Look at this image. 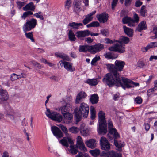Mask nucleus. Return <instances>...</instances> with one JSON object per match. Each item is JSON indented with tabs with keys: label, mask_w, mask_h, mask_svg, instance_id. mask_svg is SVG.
<instances>
[{
	"label": "nucleus",
	"mask_w": 157,
	"mask_h": 157,
	"mask_svg": "<svg viewBox=\"0 0 157 157\" xmlns=\"http://www.w3.org/2000/svg\"><path fill=\"white\" fill-rule=\"evenodd\" d=\"M109 129L113 128V124L110 119H109L108 121Z\"/></svg>",
	"instance_id": "nucleus-61"
},
{
	"label": "nucleus",
	"mask_w": 157,
	"mask_h": 157,
	"mask_svg": "<svg viewBox=\"0 0 157 157\" xmlns=\"http://www.w3.org/2000/svg\"><path fill=\"white\" fill-rule=\"evenodd\" d=\"M157 90V89L154 87L153 88L150 89H149L147 92V94L148 95H150L152 93L154 92L155 90Z\"/></svg>",
	"instance_id": "nucleus-58"
},
{
	"label": "nucleus",
	"mask_w": 157,
	"mask_h": 157,
	"mask_svg": "<svg viewBox=\"0 0 157 157\" xmlns=\"http://www.w3.org/2000/svg\"><path fill=\"white\" fill-rule=\"evenodd\" d=\"M15 113L12 109H10L7 111V113L6 114V116L12 120L14 119V115Z\"/></svg>",
	"instance_id": "nucleus-34"
},
{
	"label": "nucleus",
	"mask_w": 157,
	"mask_h": 157,
	"mask_svg": "<svg viewBox=\"0 0 157 157\" xmlns=\"http://www.w3.org/2000/svg\"><path fill=\"white\" fill-rule=\"evenodd\" d=\"M62 131L67 136L68 135V130L67 128L63 125H61L60 126Z\"/></svg>",
	"instance_id": "nucleus-51"
},
{
	"label": "nucleus",
	"mask_w": 157,
	"mask_h": 157,
	"mask_svg": "<svg viewBox=\"0 0 157 157\" xmlns=\"http://www.w3.org/2000/svg\"><path fill=\"white\" fill-rule=\"evenodd\" d=\"M157 47V42H151L145 47H142L141 50L142 52H145L150 49Z\"/></svg>",
	"instance_id": "nucleus-20"
},
{
	"label": "nucleus",
	"mask_w": 157,
	"mask_h": 157,
	"mask_svg": "<svg viewBox=\"0 0 157 157\" xmlns=\"http://www.w3.org/2000/svg\"><path fill=\"white\" fill-rule=\"evenodd\" d=\"M16 3L17 5V7L19 9H21L25 4V3L24 2H21L18 0L16 2Z\"/></svg>",
	"instance_id": "nucleus-50"
},
{
	"label": "nucleus",
	"mask_w": 157,
	"mask_h": 157,
	"mask_svg": "<svg viewBox=\"0 0 157 157\" xmlns=\"http://www.w3.org/2000/svg\"><path fill=\"white\" fill-rule=\"evenodd\" d=\"M86 96V93L84 92H81L79 93L77 95L75 101L76 104L79 103L82 101L83 99H84Z\"/></svg>",
	"instance_id": "nucleus-17"
},
{
	"label": "nucleus",
	"mask_w": 157,
	"mask_h": 157,
	"mask_svg": "<svg viewBox=\"0 0 157 157\" xmlns=\"http://www.w3.org/2000/svg\"><path fill=\"white\" fill-rule=\"evenodd\" d=\"M104 56L106 58L109 59H114L117 57V55L114 54L112 52H109L104 54Z\"/></svg>",
	"instance_id": "nucleus-30"
},
{
	"label": "nucleus",
	"mask_w": 157,
	"mask_h": 157,
	"mask_svg": "<svg viewBox=\"0 0 157 157\" xmlns=\"http://www.w3.org/2000/svg\"><path fill=\"white\" fill-rule=\"evenodd\" d=\"M76 36L78 38L85 37L88 36L90 34V31L87 30L84 31H81L77 32Z\"/></svg>",
	"instance_id": "nucleus-19"
},
{
	"label": "nucleus",
	"mask_w": 157,
	"mask_h": 157,
	"mask_svg": "<svg viewBox=\"0 0 157 157\" xmlns=\"http://www.w3.org/2000/svg\"><path fill=\"white\" fill-rule=\"evenodd\" d=\"M153 32L155 35L154 38H157V27H154Z\"/></svg>",
	"instance_id": "nucleus-63"
},
{
	"label": "nucleus",
	"mask_w": 157,
	"mask_h": 157,
	"mask_svg": "<svg viewBox=\"0 0 157 157\" xmlns=\"http://www.w3.org/2000/svg\"><path fill=\"white\" fill-rule=\"evenodd\" d=\"M68 130L71 133L76 134L79 132V129L77 127L72 126L70 128L68 129Z\"/></svg>",
	"instance_id": "nucleus-42"
},
{
	"label": "nucleus",
	"mask_w": 157,
	"mask_h": 157,
	"mask_svg": "<svg viewBox=\"0 0 157 157\" xmlns=\"http://www.w3.org/2000/svg\"><path fill=\"white\" fill-rule=\"evenodd\" d=\"M134 19L133 20L128 17L125 16L122 19V21L123 24H128L129 26L133 27L135 25V23H138L139 21V18L137 14H134Z\"/></svg>",
	"instance_id": "nucleus-5"
},
{
	"label": "nucleus",
	"mask_w": 157,
	"mask_h": 157,
	"mask_svg": "<svg viewBox=\"0 0 157 157\" xmlns=\"http://www.w3.org/2000/svg\"><path fill=\"white\" fill-rule=\"evenodd\" d=\"M114 144L116 147L118 148H121L124 146V143H121L120 141H118L116 139H114Z\"/></svg>",
	"instance_id": "nucleus-40"
},
{
	"label": "nucleus",
	"mask_w": 157,
	"mask_h": 157,
	"mask_svg": "<svg viewBox=\"0 0 157 157\" xmlns=\"http://www.w3.org/2000/svg\"><path fill=\"white\" fill-rule=\"evenodd\" d=\"M89 45H80L79 47V51L80 52H86L87 51L89 52Z\"/></svg>",
	"instance_id": "nucleus-35"
},
{
	"label": "nucleus",
	"mask_w": 157,
	"mask_h": 157,
	"mask_svg": "<svg viewBox=\"0 0 157 157\" xmlns=\"http://www.w3.org/2000/svg\"><path fill=\"white\" fill-rule=\"evenodd\" d=\"M142 4V2L139 0L136 1L135 3V6L137 7H139Z\"/></svg>",
	"instance_id": "nucleus-62"
},
{
	"label": "nucleus",
	"mask_w": 157,
	"mask_h": 157,
	"mask_svg": "<svg viewBox=\"0 0 157 157\" xmlns=\"http://www.w3.org/2000/svg\"><path fill=\"white\" fill-rule=\"evenodd\" d=\"M99 97L98 95L94 94L91 95L90 98V100L92 104H95L98 103V101Z\"/></svg>",
	"instance_id": "nucleus-33"
},
{
	"label": "nucleus",
	"mask_w": 157,
	"mask_h": 157,
	"mask_svg": "<svg viewBox=\"0 0 157 157\" xmlns=\"http://www.w3.org/2000/svg\"><path fill=\"white\" fill-rule=\"evenodd\" d=\"M64 63V68L67 71L73 72L75 71V68L73 66L72 63L66 62Z\"/></svg>",
	"instance_id": "nucleus-23"
},
{
	"label": "nucleus",
	"mask_w": 157,
	"mask_h": 157,
	"mask_svg": "<svg viewBox=\"0 0 157 157\" xmlns=\"http://www.w3.org/2000/svg\"><path fill=\"white\" fill-rule=\"evenodd\" d=\"M109 157H121L120 154L112 151L109 153Z\"/></svg>",
	"instance_id": "nucleus-46"
},
{
	"label": "nucleus",
	"mask_w": 157,
	"mask_h": 157,
	"mask_svg": "<svg viewBox=\"0 0 157 157\" xmlns=\"http://www.w3.org/2000/svg\"><path fill=\"white\" fill-rule=\"evenodd\" d=\"M33 14V12L30 11H28L24 13L21 17L22 18L25 19L28 16L31 15Z\"/></svg>",
	"instance_id": "nucleus-49"
},
{
	"label": "nucleus",
	"mask_w": 157,
	"mask_h": 157,
	"mask_svg": "<svg viewBox=\"0 0 157 157\" xmlns=\"http://www.w3.org/2000/svg\"><path fill=\"white\" fill-rule=\"evenodd\" d=\"M55 55L56 56L61 58L63 60H69V58L68 56L64 53L56 52L55 53Z\"/></svg>",
	"instance_id": "nucleus-31"
},
{
	"label": "nucleus",
	"mask_w": 157,
	"mask_h": 157,
	"mask_svg": "<svg viewBox=\"0 0 157 157\" xmlns=\"http://www.w3.org/2000/svg\"><path fill=\"white\" fill-rule=\"evenodd\" d=\"M100 59V58L99 56H96V57L93 59L91 61V64L92 65H94V64L97 61L99 60Z\"/></svg>",
	"instance_id": "nucleus-53"
},
{
	"label": "nucleus",
	"mask_w": 157,
	"mask_h": 157,
	"mask_svg": "<svg viewBox=\"0 0 157 157\" xmlns=\"http://www.w3.org/2000/svg\"><path fill=\"white\" fill-rule=\"evenodd\" d=\"M109 133L111 135H113V137H112V136H110L109 134H108V136L110 139H112V138H113L117 139L119 137V134H118L117 131L115 129L112 128L109 129Z\"/></svg>",
	"instance_id": "nucleus-21"
},
{
	"label": "nucleus",
	"mask_w": 157,
	"mask_h": 157,
	"mask_svg": "<svg viewBox=\"0 0 157 157\" xmlns=\"http://www.w3.org/2000/svg\"><path fill=\"white\" fill-rule=\"evenodd\" d=\"M85 18L83 21V23L84 25H86L90 21H91L93 19V17L90 16L88 14L85 16Z\"/></svg>",
	"instance_id": "nucleus-41"
},
{
	"label": "nucleus",
	"mask_w": 157,
	"mask_h": 157,
	"mask_svg": "<svg viewBox=\"0 0 157 157\" xmlns=\"http://www.w3.org/2000/svg\"><path fill=\"white\" fill-rule=\"evenodd\" d=\"M75 11L76 13H78L81 11L82 10L81 8V3L80 0H76L74 2Z\"/></svg>",
	"instance_id": "nucleus-18"
},
{
	"label": "nucleus",
	"mask_w": 157,
	"mask_h": 157,
	"mask_svg": "<svg viewBox=\"0 0 157 157\" xmlns=\"http://www.w3.org/2000/svg\"><path fill=\"white\" fill-rule=\"evenodd\" d=\"M59 143L61 144L63 147H69V144H74V142L72 139L70 137H64L61 139Z\"/></svg>",
	"instance_id": "nucleus-13"
},
{
	"label": "nucleus",
	"mask_w": 157,
	"mask_h": 157,
	"mask_svg": "<svg viewBox=\"0 0 157 157\" xmlns=\"http://www.w3.org/2000/svg\"><path fill=\"white\" fill-rule=\"evenodd\" d=\"M101 33L103 35L105 36H107L109 33L108 31L105 29L101 30Z\"/></svg>",
	"instance_id": "nucleus-59"
},
{
	"label": "nucleus",
	"mask_w": 157,
	"mask_h": 157,
	"mask_svg": "<svg viewBox=\"0 0 157 157\" xmlns=\"http://www.w3.org/2000/svg\"><path fill=\"white\" fill-rule=\"evenodd\" d=\"M147 28L146 22L145 21H143L138 24L136 30L141 32L142 30L146 29Z\"/></svg>",
	"instance_id": "nucleus-27"
},
{
	"label": "nucleus",
	"mask_w": 157,
	"mask_h": 157,
	"mask_svg": "<svg viewBox=\"0 0 157 157\" xmlns=\"http://www.w3.org/2000/svg\"><path fill=\"white\" fill-rule=\"evenodd\" d=\"M112 72L113 76L111 73L106 74L102 79L103 82L106 84L109 87L113 86L115 85L116 86H121L123 88H124L123 85H122L119 74L115 75L114 72Z\"/></svg>",
	"instance_id": "nucleus-1"
},
{
	"label": "nucleus",
	"mask_w": 157,
	"mask_h": 157,
	"mask_svg": "<svg viewBox=\"0 0 157 157\" xmlns=\"http://www.w3.org/2000/svg\"><path fill=\"white\" fill-rule=\"evenodd\" d=\"M63 117V121L67 124L71 123L73 119V116L72 113L69 112L62 114Z\"/></svg>",
	"instance_id": "nucleus-15"
},
{
	"label": "nucleus",
	"mask_w": 157,
	"mask_h": 157,
	"mask_svg": "<svg viewBox=\"0 0 157 157\" xmlns=\"http://www.w3.org/2000/svg\"><path fill=\"white\" fill-rule=\"evenodd\" d=\"M129 41V39L128 37L124 36H121L119 39V42L121 43L127 44Z\"/></svg>",
	"instance_id": "nucleus-39"
},
{
	"label": "nucleus",
	"mask_w": 157,
	"mask_h": 157,
	"mask_svg": "<svg viewBox=\"0 0 157 157\" xmlns=\"http://www.w3.org/2000/svg\"><path fill=\"white\" fill-rule=\"evenodd\" d=\"M118 0H113L112 3V9H114L117 3Z\"/></svg>",
	"instance_id": "nucleus-60"
},
{
	"label": "nucleus",
	"mask_w": 157,
	"mask_h": 157,
	"mask_svg": "<svg viewBox=\"0 0 157 157\" xmlns=\"http://www.w3.org/2000/svg\"><path fill=\"white\" fill-rule=\"evenodd\" d=\"M135 102L138 104H140L142 102V99L141 97H138L134 99Z\"/></svg>",
	"instance_id": "nucleus-57"
},
{
	"label": "nucleus",
	"mask_w": 157,
	"mask_h": 157,
	"mask_svg": "<svg viewBox=\"0 0 157 157\" xmlns=\"http://www.w3.org/2000/svg\"><path fill=\"white\" fill-rule=\"evenodd\" d=\"M74 113L77 119H79L82 116L86 118L89 113V106L86 104L82 102L80 104L79 108H75Z\"/></svg>",
	"instance_id": "nucleus-2"
},
{
	"label": "nucleus",
	"mask_w": 157,
	"mask_h": 157,
	"mask_svg": "<svg viewBox=\"0 0 157 157\" xmlns=\"http://www.w3.org/2000/svg\"><path fill=\"white\" fill-rule=\"evenodd\" d=\"M122 80L123 84L121 83L122 85H123L125 89L126 88H129L132 87H134V86H139V84L137 83H135L133 81L125 78L122 77Z\"/></svg>",
	"instance_id": "nucleus-8"
},
{
	"label": "nucleus",
	"mask_w": 157,
	"mask_h": 157,
	"mask_svg": "<svg viewBox=\"0 0 157 157\" xmlns=\"http://www.w3.org/2000/svg\"><path fill=\"white\" fill-rule=\"evenodd\" d=\"M89 152L93 156H96L99 155L100 151L97 149H95L94 150H90Z\"/></svg>",
	"instance_id": "nucleus-44"
},
{
	"label": "nucleus",
	"mask_w": 157,
	"mask_h": 157,
	"mask_svg": "<svg viewBox=\"0 0 157 157\" xmlns=\"http://www.w3.org/2000/svg\"><path fill=\"white\" fill-rule=\"evenodd\" d=\"M37 25V20L33 18L30 20H27L24 24L23 27V29L24 32L30 31L34 28Z\"/></svg>",
	"instance_id": "nucleus-7"
},
{
	"label": "nucleus",
	"mask_w": 157,
	"mask_h": 157,
	"mask_svg": "<svg viewBox=\"0 0 157 157\" xmlns=\"http://www.w3.org/2000/svg\"><path fill=\"white\" fill-rule=\"evenodd\" d=\"M99 122L98 133L101 135H104L107 132L106 121L104 113L100 111L98 114Z\"/></svg>",
	"instance_id": "nucleus-3"
},
{
	"label": "nucleus",
	"mask_w": 157,
	"mask_h": 157,
	"mask_svg": "<svg viewBox=\"0 0 157 157\" xmlns=\"http://www.w3.org/2000/svg\"><path fill=\"white\" fill-rule=\"evenodd\" d=\"M77 148H78L81 151L86 152L87 151L86 147H85L84 143L79 144L76 146Z\"/></svg>",
	"instance_id": "nucleus-45"
},
{
	"label": "nucleus",
	"mask_w": 157,
	"mask_h": 157,
	"mask_svg": "<svg viewBox=\"0 0 157 157\" xmlns=\"http://www.w3.org/2000/svg\"><path fill=\"white\" fill-rule=\"evenodd\" d=\"M68 38L71 41H74L76 40V38L73 32L71 30H69L68 33Z\"/></svg>",
	"instance_id": "nucleus-38"
},
{
	"label": "nucleus",
	"mask_w": 157,
	"mask_h": 157,
	"mask_svg": "<svg viewBox=\"0 0 157 157\" xmlns=\"http://www.w3.org/2000/svg\"><path fill=\"white\" fill-rule=\"evenodd\" d=\"M140 14L143 17L145 16L147 14V10L145 9V6H143L141 7Z\"/></svg>",
	"instance_id": "nucleus-48"
},
{
	"label": "nucleus",
	"mask_w": 157,
	"mask_h": 157,
	"mask_svg": "<svg viewBox=\"0 0 157 157\" xmlns=\"http://www.w3.org/2000/svg\"><path fill=\"white\" fill-rule=\"evenodd\" d=\"M144 66L145 64L143 61H140L138 63V66L140 68H142Z\"/></svg>",
	"instance_id": "nucleus-64"
},
{
	"label": "nucleus",
	"mask_w": 157,
	"mask_h": 157,
	"mask_svg": "<svg viewBox=\"0 0 157 157\" xmlns=\"http://www.w3.org/2000/svg\"><path fill=\"white\" fill-rule=\"evenodd\" d=\"M69 148L68 151L69 153L72 155H75L78 152L77 149V146L74 145V144H71Z\"/></svg>",
	"instance_id": "nucleus-28"
},
{
	"label": "nucleus",
	"mask_w": 157,
	"mask_h": 157,
	"mask_svg": "<svg viewBox=\"0 0 157 157\" xmlns=\"http://www.w3.org/2000/svg\"><path fill=\"white\" fill-rule=\"evenodd\" d=\"M85 144L89 148L93 149L96 147V143L94 139H90L87 140L85 142Z\"/></svg>",
	"instance_id": "nucleus-22"
},
{
	"label": "nucleus",
	"mask_w": 157,
	"mask_h": 157,
	"mask_svg": "<svg viewBox=\"0 0 157 157\" xmlns=\"http://www.w3.org/2000/svg\"><path fill=\"white\" fill-rule=\"evenodd\" d=\"M124 31L125 33L129 37H132L133 36V30L131 29L126 27L125 26H123Z\"/></svg>",
	"instance_id": "nucleus-29"
},
{
	"label": "nucleus",
	"mask_w": 157,
	"mask_h": 157,
	"mask_svg": "<svg viewBox=\"0 0 157 157\" xmlns=\"http://www.w3.org/2000/svg\"><path fill=\"white\" fill-rule=\"evenodd\" d=\"M45 113L48 117L52 120L58 122H60L62 120V117L59 113L56 112H51L48 109H47Z\"/></svg>",
	"instance_id": "nucleus-6"
},
{
	"label": "nucleus",
	"mask_w": 157,
	"mask_h": 157,
	"mask_svg": "<svg viewBox=\"0 0 157 157\" xmlns=\"http://www.w3.org/2000/svg\"><path fill=\"white\" fill-rule=\"evenodd\" d=\"M91 113V118L92 119H94L95 118L96 116L95 111L94 108L91 106L90 109Z\"/></svg>",
	"instance_id": "nucleus-47"
},
{
	"label": "nucleus",
	"mask_w": 157,
	"mask_h": 157,
	"mask_svg": "<svg viewBox=\"0 0 157 157\" xmlns=\"http://www.w3.org/2000/svg\"><path fill=\"white\" fill-rule=\"evenodd\" d=\"M83 24L81 23H77L75 22L70 23L68 24V26L70 27L73 29H78L80 26H82Z\"/></svg>",
	"instance_id": "nucleus-36"
},
{
	"label": "nucleus",
	"mask_w": 157,
	"mask_h": 157,
	"mask_svg": "<svg viewBox=\"0 0 157 157\" xmlns=\"http://www.w3.org/2000/svg\"><path fill=\"white\" fill-rule=\"evenodd\" d=\"M96 17L99 22L104 23L107 21L108 18V15L107 13H103L101 14L97 15Z\"/></svg>",
	"instance_id": "nucleus-16"
},
{
	"label": "nucleus",
	"mask_w": 157,
	"mask_h": 157,
	"mask_svg": "<svg viewBox=\"0 0 157 157\" xmlns=\"http://www.w3.org/2000/svg\"><path fill=\"white\" fill-rule=\"evenodd\" d=\"M115 65L111 64H106V65L107 66V69L111 72H114L115 75L119 74L117 71H121L125 65L124 62L117 60L115 61Z\"/></svg>",
	"instance_id": "nucleus-4"
},
{
	"label": "nucleus",
	"mask_w": 157,
	"mask_h": 157,
	"mask_svg": "<svg viewBox=\"0 0 157 157\" xmlns=\"http://www.w3.org/2000/svg\"><path fill=\"white\" fill-rule=\"evenodd\" d=\"M80 132L83 136H87L89 135V130L85 128L83 125H81L80 128Z\"/></svg>",
	"instance_id": "nucleus-32"
},
{
	"label": "nucleus",
	"mask_w": 157,
	"mask_h": 157,
	"mask_svg": "<svg viewBox=\"0 0 157 157\" xmlns=\"http://www.w3.org/2000/svg\"><path fill=\"white\" fill-rule=\"evenodd\" d=\"M75 157H90L88 154L86 153H82L80 152L75 156Z\"/></svg>",
	"instance_id": "nucleus-54"
},
{
	"label": "nucleus",
	"mask_w": 157,
	"mask_h": 157,
	"mask_svg": "<svg viewBox=\"0 0 157 157\" xmlns=\"http://www.w3.org/2000/svg\"><path fill=\"white\" fill-rule=\"evenodd\" d=\"M25 77L26 75L22 73H21L19 75H17L15 73H13L10 75V78L11 81H13L19 78H25Z\"/></svg>",
	"instance_id": "nucleus-26"
},
{
	"label": "nucleus",
	"mask_w": 157,
	"mask_h": 157,
	"mask_svg": "<svg viewBox=\"0 0 157 157\" xmlns=\"http://www.w3.org/2000/svg\"><path fill=\"white\" fill-rule=\"evenodd\" d=\"M25 35L26 37L28 39L31 40V41L33 42H34V40L33 38V35L32 34V32H29L26 33L25 32Z\"/></svg>",
	"instance_id": "nucleus-43"
},
{
	"label": "nucleus",
	"mask_w": 157,
	"mask_h": 157,
	"mask_svg": "<svg viewBox=\"0 0 157 157\" xmlns=\"http://www.w3.org/2000/svg\"><path fill=\"white\" fill-rule=\"evenodd\" d=\"M83 143L81 137L80 136H78L76 138V146Z\"/></svg>",
	"instance_id": "nucleus-52"
},
{
	"label": "nucleus",
	"mask_w": 157,
	"mask_h": 157,
	"mask_svg": "<svg viewBox=\"0 0 157 157\" xmlns=\"http://www.w3.org/2000/svg\"><path fill=\"white\" fill-rule=\"evenodd\" d=\"M23 9L24 11H33L35 9V6L32 2H31L26 4L23 7Z\"/></svg>",
	"instance_id": "nucleus-25"
},
{
	"label": "nucleus",
	"mask_w": 157,
	"mask_h": 157,
	"mask_svg": "<svg viewBox=\"0 0 157 157\" xmlns=\"http://www.w3.org/2000/svg\"><path fill=\"white\" fill-rule=\"evenodd\" d=\"M51 131L54 135L58 139L60 138L63 136V133L61 130L56 126H52Z\"/></svg>",
	"instance_id": "nucleus-14"
},
{
	"label": "nucleus",
	"mask_w": 157,
	"mask_h": 157,
	"mask_svg": "<svg viewBox=\"0 0 157 157\" xmlns=\"http://www.w3.org/2000/svg\"><path fill=\"white\" fill-rule=\"evenodd\" d=\"M86 82L90 86H95L98 84V81L97 79H88Z\"/></svg>",
	"instance_id": "nucleus-37"
},
{
	"label": "nucleus",
	"mask_w": 157,
	"mask_h": 157,
	"mask_svg": "<svg viewBox=\"0 0 157 157\" xmlns=\"http://www.w3.org/2000/svg\"><path fill=\"white\" fill-rule=\"evenodd\" d=\"M34 16L38 18H40L41 20H44V17L41 14V12H39L34 14Z\"/></svg>",
	"instance_id": "nucleus-56"
},
{
	"label": "nucleus",
	"mask_w": 157,
	"mask_h": 157,
	"mask_svg": "<svg viewBox=\"0 0 157 157\" xmlns=\"http://www.w3.org/2000/svg\"><path fill=\"white\" fill-rule=\"evenodd\" d=\"M109 49L111 51H116L121 53H124L125 51L124 45L122 44L119 42L109 47Z\"/></svg>",
	"instance_id": "nucleus-9"
},
{
	"label": "nucleus",
	"mask_w": 157,
	"mask_h": 157,
	"mask_svg": "<svg viewBox=\"0 0 157 157\" xmlns=\"http://www.w3.org/2000/svg\"><path fill=\"white\" fill-rule=\"evenodd\" d=\"M89 52L93 54H95L99 52L104 48V45L100 43L89 45Z\"/></svg>",
	"instance_id": "nucleus-10"
},
{
	"label": "nucleus",
	"mask_w": 157,
	"mask_h": 157,
	"mask_svg": "<svg viewBox=\"0 0 157 157\" xmlns=\"http://www.w3.org/2000/svg\"><path fill=\"white\" fill-rule=\"evenodd\" d=\"M8 98V95L7 92L3 90H0V102L2 101H6Z\"/></svg>",
	"instance_id": "nucleus-24"
},
{
	"label": "nucleus",
	"mask_w": 157,
	"mask_h": 157,
	"mask_svg": "<svg viewBox=\"0 0 157 157\" xmlns=\"http://www.w3.org/2000/svg\"><path fill=\"white\" fill-rule=\"evenodd\" d=\"M101 147L102 150H108L110 148V144L104 137H102L100 140Z\"/></svg>",
	"instance_id": "nucleus-11"
},
{
	"label": "nucleus",
	"mask_w": 157,
	"mask_h": 157,
	"mask_svg": "<svg viewBox=\"0 0 157 157\" xmlns=\"http://www.w3.org/2000/svg\"><path fill=\"white\" fill-rule=\"evenodd\" d=\"M72 107V104L71 102L66 103L63 105L58 108L57 110L61 111L62 114L69 112V111Z\"/></svg>",
	"instance_id": "nucleus-12"
},
{
	"label": "nucleus",
	"mask_w": 157,
	"mask_h": 157,
	"mask_svg": "<svg viewBox=\"0 0 157 157\" xmlns=\"http://www.w3.org/2000/svg\"><path fill=\"white\" fill-rule=\"evenodd\" d=\"M65 3V8L69 9L71 6V0H67Z\"/></svg>",
	"instance_id": "nucleus-55"
}]
</instances>
